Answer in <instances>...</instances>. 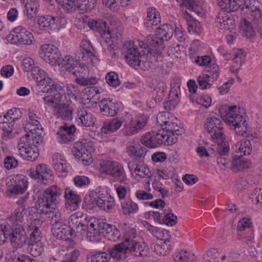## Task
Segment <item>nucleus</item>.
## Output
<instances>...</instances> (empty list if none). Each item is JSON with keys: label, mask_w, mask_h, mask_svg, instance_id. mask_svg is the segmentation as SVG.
<instances>
[{"label": "nucleus", "mask_w": 262, "mask_h": 262, "mask_svg": "<svg viewBox=\"0 0 262 262\" xmlns=\"http://www.w3.org/2000/svg\"><path fill=\"white\" fill-rule=\"evenodd\" d=\"M69 224L74 232L86 234V238L91 242H98L103 233L104 222L95 219L88 222L83 218V214L80 212L71 215Z\"/></svg>", "instance_id": "1"}, {"label": "nucleus", "mask_w": 262, "mask_h": 262, "mask_svg": "<svg viewBox=\"0 0 262 262\" xmlns=\"http://www.w3.org/2000/svg\"><path fill=\"white\" fill-rule=\"evenodd\" d=\"M62 193V190L56 186H52L48 188L41 193L38 198L34 212L36 211L37 214H44L46 217H48L47 213L54 212V210L58 209L55 207L57 199Z\"/></svg>", "instance_id": "2"}, {"label": "nucleus", "mask_w": 262, "mask_h": 262, "mask_svg": "<svg viewBox=\"0 0 262 262\" xmlns=\"http://www.w3.org/2000/svg\"><path fill=\"white\" fill-rule=\"evenodd\" d=\"M219 114L227 124L234 127V131L237 135L243 136L246 133V120L239 113L237 106L222 105L219 108Z\"/></svg>", "instance_id": "3"}, {"label": "nucleus", "mask_w": 262, "mask_h": 262, "mask_svg": "<svg viewBox=\"0 0 262 262\" xmlns=\"http://www.w3.org/2000/svg\"><path fill=\"white\" fill-rule=\"evenodd\" d=\"M47 221L50 222L52 226V232L57 238L60 240H67L68 235H71L74 231L69 224H66V221L61 217V213L58 209L54 210L52 213H47Z\"/></svg>", "instance_id": "4"}, {"label": "nucleus", "mask_w": 262, "mask_h": 262, "mask_svg": "<svg viewBox=\"0 0 262 262\" xmlns=\"http://www.w3.org/2000/svg\"><path fill=\"white\" fill-rule=\"evenodd\" d=\"M135 42L128 41L125 42L123 47V53L124 54V58L127 63L131 67L135 69L140 68L144 69V62L141 60V56L139 52L137 45H135Z\"/></svg>", "instance_id": "5"}, {"label": "nucleus", "mask_w": 262, "mask_h": 262, "mask_svg": "<svg viewBox=\"0 0 262 262\" xmlns=\"http://www.w3.org/2000/svg\"><path fill=\"white\" fill-rule=\"evenodd\" d=\"M7 41L14 45H31L34 41L32 33L22 26L15 28L7 36Z\"/></svg>", "instance_id": "6"}, {"label": "nucleus", "mask_w": 262, "mask_h": 262, "mask_svg": "<svg viewBox=\"0 0 262 262\" xmlns=\"http://www.w3.org/2000/svg\"><path fill=\"white\" fill-rule=\"evenodd\" d=\"M93 143L86 140L78 141L75 143L72 150L73 155L78 157L85 165H89L93 163V159L91 154L93 150Z\"/></svg>", "instance_id": "7"}, {"label": "nucleus", "mask_w": 262, "mask_h": 262, "mask_svg": "<svg viewBox=\"0 0 262 262\" xmlns=\"http://www.w3.org/2000/svg\"><path fill=\"white\" fill-rule=\"evenodd\" d=\"M205 128L210 134L212 140L215 143L222 142L224 139L223 133V124L216 117H208L206 119Z\"/></svg>", "instance_id": "8"}, {"label": "nucleus", "mask_w": 262, "mask_h": 262, "mask_svg": "<svg viewBox=\"0 0 262 262\" xmlns=\"http://www.w3.org/2000/svg\"><path fill=\"white\" fill-rule=\"evenodd\" d=\"M164 130H160L157 133H147L143 135L141 139V143L144 146L153 148L162 144L168 145V139Z\"/></svg>", "instance_id": "9"}, {"label": "nucleus", "mask_w": 262, "mask_h": 262, "mask_svg": "<svg viewBox=\"0 0 262 262\" xmlns=\"http://www.w3.org/2000/svg\"><path fill=\"white\" fill-rule=\"evenodd\" d=\"M27 174L31 178L38 180V182L48 185L53 181L52 171L48 166L45 164H39L35 168H30L27 170Z\"/></svg>", "instance_id": "10"}, {"label": "nucleus", "mask_w": 262, "mask_h": 262, "mask_svg": "<svg viewBox=\"0 0 262 262\" xmlns=\"http://www.w3.org/2000/svg\"><path fill=\"white\" fill-rule=\"evenodd\" d=\"M38 54L41 59L52 66H56L57 64H59L60 53L58 49L53 45H41L39 48Z\"/></svg>", "instance_id": "11"}, {"label": "nucleus", "mask_w": 262, "mask_h": 262, "mask_svg": "<svg viewBox=\"0 0 262 262\" xmlns=\"http://www.w3.org/2000/svg\"><path fill=\"white\" fill-rule=\"evenodd\" d=\"M81 102L88 108L97 106V103L100 102V92L97 88L90 86L84 88L81 92Z\"/></svg>", "instance_id": "12"}, {"label": "nucleus", "mask_w": 262, "mask_h": 262, "mask_svg": "<svg viewBox=\"0 0 262 262\" xmlns=\"http://www.w3.org/2000/svg\"><path fill=\"white\" fill-rule=\"evenodd\" d=\"M127 242V238H126L124 242L108 248L107 251L110 255V258L112 257L117 261L124 260L128 254Z\"/></svg>", "instance_id": "13"}, {"label": "nucleus", "mask_w": 262, "mask_h": 262, "mask_svg": "<svg viewBox=\"0 0 262 262\" xmlns=\"http://www.w3.org/2000/svg\"><path fill=\"white\" fill-rule=\"evenodd\" d=\"M215 24L221 29L230 30L235 27V20L230 13L221 9L216 18Z\"/></svg>", "instance_id": "14"}, {"label": "nucleus", "mask_w": 262, "mask_h": 262, "mask_svg": "<svg viewBox=\"0 0 262 262\" xmlns=\"http://www.w3.org/2000/svg\"><path fill=\"white\" fill-rule=\"evenodd\" d=\"M147 118L144 116L138 117L132 119L129 123L124 125V130L126 135L132 136L136 134L146 125Z\"/></svg>", "instance_id": "15"}, {"label": "nucleus", "mask_w": 262, "mask_h": 262, "mask_svg": "<svg viewBox=\"0 0 262 262\" xmlns=\"http://www.w3.org/2000/svg\"><path fill=\"white\" fill-rule=\"evenodd\" d=\"M64 197L66 209L74 211L78 208L81 203V198L76 192L70 188H67L64 190Z\"/></svg>", "instance_id": "16"}, {"label": "nucleus", "mask_w": 262, "mask_h": 262, "mask_svg": "<svg viewBox=\"0 0 262 262\" xmlns=\"http://www.w3.org/2000/svg\"><path fill=\"white\" fill-rule=\"evenodd\" d=\"M128 254L136 257H145L148 253V248L144 243L137 242L133 239L127 238Z\"/></svg>", "instance_id": "17"}, {"label": "nucleus", "mask_w": 262, "mask_h": 262, "mask_svg": "<svg viewBox=\"0 0 262 262\" xmlns=\"http://www.w3.org/2000/svg\"><path fill=\"white\" fill-rule=\"evenodd\" d=\"M122 120L121 118H113L110 122H104L100 128V132L97 133V140L100 137L103 139L104 135L110 134L116 132L120 128L122 124Z\"/></svg>", "instance_id": "18"}, {"label": "nucleus", "mask_w": 262, "mask_h": 262, "mask_svg": "<svg viewBox=\"0 0 262 262\" xmlns=\"http://www.w3.org/2000/svg\"><path fill=\"white\" fill-rule=\"evenodd\" d=\"M12 186H9L8 192L13 194L23 193L28 188V183L26 178L23 176L16 177L13 179Z\"/></svg>", "instance_id": "19"}, {"label": "nucleus", "mask_w": 262, "mask_h": 262, "mask_svg": "<svg viewBox=\"0 0 262 262\" xmlns=\"http://www.w3.org/2000/svg\"><path fill=\"white\" fill-rule=\"evenodd\" d=\"M76 128L74 125L71 126H60L57 132V139L61 143L72 142L74 140V133Z\"/></svg>", "instance_id": "20"}, {"label": "nucleus", "mask_w": 262, "mask_h": 262, "mask_svg": "<svg viewBox=\"0 0 262 262\" xmlns=\"http://www.w3.org/2000/svg\"><path fill=\"white\" fill-rule=\"evenodd\" d=\"M119 104L114 103L109 98L102 99L99 103L100 112L103 116L113 117L119 110Z\"/></svg>", "instance_id": "21"}, {"label": "nucleus", "mask_w": 262, "mask_h": 262, "mask_svg": "<svg viewBox=\"0 0 262 262\" xmlns=\"http://www.w3.org/2000/svg\"><path fill=\"white\" fill-rule=\"evenodd\" d=\"M10 240L12 246L16 248H20L25 244L26 242V236L25 232L24 230H20V229L12 228L10 230Z\"/></svg>", "instance_id": "22"}, {"label": "nucleus", "mask_w": 262, "mask_h": 262, "mask_svg": "<svg viewBox=\"0 0 262 262\" xmlns=\"http://www.w3.org/2000/svg\"><path fill=\"white\" fill-rule=\"evenodd\" d=\"M88 73V69L84 64H82L79 62V64L76 66L72 71V74L76 77V82H92V81L101 80L100 78H97L96 77H92L88 78L86 76Z\"/></svg>", "instance_id": "23"}, {"label": "nucleus", "mask_w": 262, "mask_h": 262, "mask_svg": "<svg viewBox=\"0 0 262 262\" xmlns=\"http://www.w3.org/2000/svg\"><path fill=\"white\" fill-rule=\"evenodd\" d=\"M77 117L78 123L85 126H92L96 121L95 116L83 106L78 108Z\"/></svg>", "instance_id": "24"}, {"label": "nucleus", "mask_w": 262, "mask_h": 262, "mask_svg": "<svg viewBox=\"0 0 262 262\" xmlns=\"http://www.w3.org/2000/svg\"><path fill=\"white\" fill-rule=\"evenodd\" d=\"M27 212L28 211L25 206H20L15 210L14 213L11 214L5 223L10 224L11 229L16 228L23 223Z\"/></svg>", "instance_id": "25"}, {"label": "nucleus", "mask_w": 262, "mask_h": 262, "mask_svg": "<svg viewBox=\"0 0 262 262\" xmlns=\"http://www.w3.org/2000/svg\"><path fill=\"white\" fill-rule=\"evenodd\" d=\"M166 133L168 139V145L175 143L178 141V136L181 135L183 133V130L179 126H178L176 121L174 123H171L167 127H163V129Z\"/></svg>", "instance_id": "26"}, {"label": "nucleus", "mask_w": 262, "mask_h": 262, "mask_svg": "<svg viewBox=\"0 0 262 262\" xmlns=\"http://www.w3.org/2000/svg\"><path fill=\"white\" fill-rule=\"evenodd\" d=\"M54 115L62 120H70L72 119L73 109L63 103L56 104L53 109Z\"/></svg>", "instance_id": "27"}, {"label": "nucleus", "mask_w": 262, "mask_h": 262, "mask_svg": "<svg viewBox=\"0 0 262 262\" xmlns=\"http://www.w3.org/2000/svg\"><path fill=\"white\" fill-rule=\"evenodd\" d=\"M31 127L29 129L25 128V122L23 123V128L24 130L27 132L26 134H30L31 136L32 143L35 145L41 143L43 140V128L40 125V126H37L34 125V124H31Z\"/></svg>", "instance_id": "28"}, {"label": "nucleus", "mask_w": 262, "mask_h": 262, "mask_svg": "<svg viewBox=\"0 0 262 262\" xmlns=\"http://www.w3.org/2000/svg\"><path fill=\"white\" fill-rule=\"evenodd\" d=\"M97 205L105 211H111L115 206V201L110 195L99 194L95 199Z\"/></svg>", "instance_id": "29"}, {"label": "nucleus", "mask_w": 262, "mask_h": 262, "mask_svg": "<svg viewBox=\"0 0 262 262\" xmlns=\"http://www.w3.org/2000/svg\"><path fill=\"white\" fill-rule=\"evenodd\" d=\"M221 10L229 13L235 12L242 7L244 0H217Z\"/></svg>", "instance_id": "30"}, {"label": "nucleus", "mask_w": 262, "mask_h": 262, "mask_svg": "<svg viewBox=\"0 0 262 262\" xmlns=\"http://www.w3.org/2000/svg\"><path fill=\"white\" fill-rule=\"evenodd\" d=\"M219 68L216 65L207 67L205 73L201 74L197 79V82L215 81L219 77Z\"/></svg>", "instance_id": "31"}, {"label": "nucleus", "mask_w": 262, "mask_h": 262, "mask_svg": "<svg viewBox=\"0 0 262 262\" xmlns=\"http://www.w3.org/2000/svg\"><path fill=\"white\" fill-rule=\"evenodd\" d=\"M146 152V148L140 144L129 145L126 148V153L136 160H142L144 158Z\"/></svg>", "instance_id": "32"}, {"label": "nucleus", "mask_w": 262, "mask_h": 262, "mask_svg": "<svg viewBox=\"0 0 262 262\" xmlns=\"http://www.w3.org/2000/svg\"><path fill=\"white\" fill-rule=\"evenodd\" d=\"M234 152L239 154L242 157L251 154L252 152V145L249 140L243 139L237 142L233 147Z\"/></svg>", "instance_id": "33"}, {"label": "nucleus", "mask_w": 262, "mask_h": 262, "mask_svg": "<svg viewBox=\"0 0 262 262\" xmlns=\"http://www.w3.org/2000/svg\"><path fill=\"white\" fill-rule=\"evenodd\" d=\"M80 52L83 54L82 58L86 61L88 64L93 63L95 57L93 53L94 51L90 42L86 40H82L80 43Z\"/></svg>", "instance_id": "34"}, {"label": "nucleus", "mask_w": 262, "mask_h": 262, "mask_svg": "<svg viewBox=\"0 0 262 262\" xmlns=\"http://www.w3.org/2000/svg\"><path fill=\"white\" fill-rule=\"evenodd\" d=\"M147 18L144 26L148 29H153L160 23V17L159 12L155 8H149L147 10Z\"/></svg>", "instance_id": "35"}, {"label": "nucleus", "mask_w": 262, "mask_h": 262, "mask_svg": "<svg viewBox=\"0 0 262 262\" xmlns=\"http://www.w3.org/2000/svg\"><path fill=\"white\" fill-rule=\"evenodd\" d=\"M251 162L241 155L233 156L230 168L233 171H237L243 169L248 168Z\"/></svg>", "instance_id": "36"}, {"label": "nucleus", "mask_w": 262, "mask_h": 262, "mask_svg": "<svg viewBox=\"0 0 262 262\" xmlns=\"http://www.w3.org/2000/svg\"><path fill=\"white\" fill-rule=\"evenodd\" d=\"M183 17L187 21V29L191 34H200L201 32V26L199 21L194 19L193 17L187 12L183 13Z\"/></svg>", "instance_id": "37"}, {"label": "nucleus", "mask_w": 262, "mask_h": 262, "mask_svg": "<svg viewBox=\"0 0 262 262\" xmlns=\"http://www.w3.org/2000/svg\"><path fill=\"white\" fill-rule=\"evenodd\" d=\"M173 28L169 24L163 25L156 30V38L162 41H167L173 35Z\"/></svg>", "instance_id": "38"}, {"label": "nucleus", "mask_w": 262, "mask_h": 262, "mask_svg": "<svg viewBox=\"0 0 262 262\" xmlns=\"http://www.w3.org/2000/svg\"><path fill=\"white\" fill-rule=\"evenodd\" d=\"M52 166L58 172H67V161L60 154L55 153L52 157Z\"/></svg>", "instance_id": "39"}, {"label": "nucleus", "mask_w": 262, "mask_h": 262, "mask_svg": "<svg viewBox=\"0 0 262 262\" xmlns=\"http://www.w3.org/2000/svg\"><path fill=\"white\" fill-rule=\"evenodd\" d=\"M105 237L109 241H116L120 236V233L115 226L104 222V230Z\"/></svg>", "instance_id": "40"}, {"label": "nucleus", "mask_w": 262, "mask_h": 262, "mask_svg": "<svg viewBox=\"0 0 262 262\" xmlns=\"http://www.w3.org/2000/svg\"><path fill=\"white\" fill-rule=\"evenodd\" d=\"M111 176L114 180L120 183H123L127 180L126 174L125 172L123 165L121 164L116 163Z\"/></svg>", "instance_id": "41"}, {"label": "nucleus", "mask_w": 262, "mask_h": 262, "mask_svg": "<svg viewBox=\"0 0 262 262\" xmlns=\"http://www.w3.org/2000/svg\"><path fill=\"white\" fill-rule=\"evenodd\" d=\"M37 83V86L39 92L43 93H54L55 92H58L59 94L61 91H63V88L61 86L59 85L57 83Z\"/></svg>", "instance_id": "42"}, {"label": "nucleus", "mask_w": 262, "mask_h": 262, "mask_svg": "<svg viewBox=\"0 0 262 262\" xmlns=\"http://www.w3.org/2000/svg\"><path fill=\"white\" fill-rule=\"evenodd\" d=\"M108 252L99 251L95 253H90L86 256L88 262H110Z\"/></svg>", "instance_id": "43"}, {"label": "nucleus", "mask_w": 262, "mask_h": 262, "mask_svg": "<svg viewBox=\"0 0 262 262\" xmlns=\"http://www.w3.org/2000/svg\"><path fill=\"white\" fill-rule=\"evenodd\" d=\"M79 62L78 60L75 59L72 56L66 55L64 58H60L59 64L57 65L61 66L62 68L70 72H72L74 69L76 68V66L79 64Z\"/></svg>", "instance_id": "44"}, {"label": "nucleus", "mask_w": 262, "mask_h": 262, "mask_svg": "<svg viewBox=\"0 0 262 262\" xmlns=\"http://www.w3.org/2000/svg\"><path fill=\"white\" fill-rule=\"evenodd\" d=\"M88 25L91 29L99 32L101 34H105L106 32H108L107 24L102 20H89Z\"/></svg>", "instance_id": "45"}, {"label": "nucleus", "mask_w": 262, "mask_h": 262, "mask_svg": "<svg viewBox=\"0 0 262 262\" xmlns=\"http://www.w3.org/2000/svg\"><path fill=\"white\" fill-rule=\"evenodd\" d=\"M181 6H184L190 11L195 13L198 16L202 15V8L199 2L194 0H181Z\"/></svg>", "instance_id": "46"}, {"label": "nucleus", "mask_w": 262, "mask_h": 262, "mask_svg": "<svg viewBox=\"0 0 262 262\" xmlns=\"http://www.w3.org/2000/svg\"><path fill=\"white\" fill-rule=\"evenodd\" d=\"M96 0H77V9L84 13L91 11L96 6Z\"/></svg>", "instance_id": "47"}, {"label": "nucleus", "mask_w": 262, "mask_h": 262, "mask_svg": "<svg viewBox=\"0 0 262 262\" xmlns=\"http://www.w3.org/2000/svg\"><path fill=\"white\" fill-rule=\"evenodd\" d=\"M240 32L243 36L247 38H252L255 34L251 23L246 19L241 22Z\"/></svg>", "instance_id": "48"}, {"label": "nucleus", "mask_w": 262, "mask_h": 262, "mask_svg": "<svg viewBox=\"0 0 262 262\" xmlns=\"http://www.w3.org/2000/svg\"><path fill=\"white\" fill-rule=\"evenodd\" d=\"M25 4L26 10L27 11L28 15L32 18L35 16L38 12L39 4L37 0H23Z\"/></svg>", "instance_id": "49"}, {"label": "nucleus", "mask_w": 262, "mask_h": 262, "mask_svg": "<svg viewBox=\"0 0 262 262\" xmlns=\"http://www.w3.org/2000/svg\"><path fill=\"white\" fill-rule=\"evenodd\" d=\"M261 7V5L257 0H249V4L246 6V8L250 11L251 15L253 16L254 19H258L260 18Z\"/></svg>", "instance_id": "50"}, {"label": "nucleus", "mask_w": 262, "mask_h": 262, "mask_svg": "<svg viewBox=\"0 0 262 262\" xmlns=\"http://www.w3.org/2000/svg\"><path fill=\"white\" fill-rule=\"evenodd\" d=\"M31 74L33 79L36 82H43L46 80L52 81L53 79L49 76L43 70L40 69L38 67H35L31 71Z\"/></svg>", "instance_id": "51"}, {"label": "nucleus", "mask_w": 262, "mask_h": 262, "mask_svg": "<svg viewBox=\"0 0 262 262\" xmlns=\"http://www.w3.org/2000/svg\"><path fill=\"white\" fill-rule=\"evenodd\" d=\"M37 22L40 30L49 29L55 24V17L51 15L42 16L38 19Z\"/></svg>", "instance_id": "52"}, {"label": "nucleus", "mask_w": 262, "mask_h": 262, "mask_svg": "<svg viewBox=\"0 0 262 262\" xmlns=\"http://www.w3.org/2000/svg\"><path fill=\"white\" fill-rule=\"evenodd\" d=\"M154 88L153 95L158 99V101H161L165 97L167 90L165 83H156Z\"/></svg>", "instance_id": "53"}, {"label": "nucleus", "mask_w": 262, "mask_h": 262, "mask_svg": "<svg viewBox=\"0 0 262 262\" xmlns=\"http://www.w3.org/2000/svg\"><path fill=\"white\" fill-rule=\"evenodd\" d=\"M31 138L30 134H26L25 136L20 138L17 142V147L19 151V153L21 152L22 149L25 150L32 146L33 145L34 146H36V145H34L32 142L31 143Z\"/></svg>", "instance_id": "54"}, {"label": "nucleus", "mask_w": 262, "mask_h": 262, "mask_svg": "<svg viewBox=\"0 0 262 262\" xmlns=\"http://www.w3.org/2000/svg\"><path fill=\"white\" fill-rule=\"evenodd\" d=\"M37 150V149L35 147H32L31 146L25 150L22 149L23 151L19 154L24 159L28 161H34L39 156V154Z\"/></svg>", "instance_id": "55"}, {"label": "nucleus", "mask_w": 262, "mask_h": 262, "mask_svg": "<svg viewBox=\"0 0 262 262\" xmlns=\"http://www.w3.org/2000/svg\"><path fill=\"white\" fill-rule=\"evenodd\" d=\"M192 257L191 253L186 250L176 252L173 255L174 262H189Z\"/></svg>", "instance_id": "56"}, {"label": "nucleus", "mask_w": 262, "mask_h": 262, "mask_svg": "<svg viewBox=\"0 0 262 262\" xmlns=\"http://www.w3.org/2000/svg\"><path fill=\"white\" fill-rule=\"evenodd\" d=\"M121 208L123 213L125 214L135 213L138 210V205L132 202H121Z\"/></svg>", "instance_id": "57"}, {"label": "nucleus", "mask_w": 262, "mask_h": 262, "mask_svg": "<svg viewBox=\"0 0 262 262\" xmlns=\"http://www.w3.org/2000/svg\"><path fill=\"white\" fill-rule=\"evenodd\" d=\"M58 4L68 12H72L77 9V0H56Z\"/></svg>", "instance_id": "58"}, {"label": "nucleus", "mask_w": 262, "mask_h": 262, "mask_svg": "<svg viewBox=\"0 0 262 262\" xmlns=\"http://www.w3.org/2000/svg\"><path fill=\"white\" fill-rule=\"evenodd\" d=\"M116 162L111 161H102L100 163V171L101 173H105L108 175L111 174L114 166Z\"/></svg>", "instance_id": "59"}, {"label": "nucleus", "mask_w": 262, "mask_h": 262, "mask_svg": "<svg viewBox=\"0 0 262 262\" xmlns=\"http://www.w3.org/2000/svg\"><path fill=\"white\" fill-rule=\"evenodd\" d=\"M29 120L25 121V128L29 129L31 127V124H34V125L37 126H40V123L39 121L40 119L37 115L36 113L33 111H29L28 113Z\"/></svg>", "instance_id": "60"}, {"label": "nucleus", "mask_w": 262, "mask_h": 262, "mask_svg": "<svg viewBox=\"0 0 262 262\" xmlns=\"http://www.w3.org/2000/svg\"><path fill=\"white\" fill-rule=\"evenodd\" d=\"M11 230V225L9 223H3L0 227V245L4 244L8 235H10Z\"/></svg>", "instance_id": "61"}, {"label": "nucleus", "mask_w": 262, "mask_h": 262, "mask_svg": "<svg viewBox=\"0 0 262 262\" xmlns=\"http://www.w3.org/2000/svg\"><path fill=\"white\" fill-rule=\"evenodd\" d=\"M28 250L30 254L34 257L40 255L43 251L40 243H30Z\"/></svg>", "instance_id": "62"}, {"label": "nucleus", "mask_w": 262, "mask_h": 262, "mask_svg": "<svg viewBox=\"0 0 262 262\" xmlns=\"http://www.w3.org/2000/svg\"><path fill=\"white\" fill-rule=\"evenodd\" d=\"M251 223L249 219H242L237 224V229L241 232L246 231L250 234L249 237H251L252 236V230L250 229Z\"/></svg>", "instance_id": "63"}, {"label": "nucleus", "mask_w": 262, "mask_h": 262, "mask_svg": "<svg viewBox=\"0 0 262 262\" xmlns=\"http://www.w3.org/2000/svg\"><path fill=\"white\" fill-rule=\"evenodd\" d=\"M177 223V216L171 212L165 211V215L163 217L162 223L168 226H172Z\"/></svg>", "instance_id": "64"}]
</instances>
